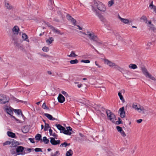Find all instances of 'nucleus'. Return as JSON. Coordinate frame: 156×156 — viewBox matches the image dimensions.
<instances>
[{
  "label": "nucleus",
  "instance_id": "1",
  "mask_svg": "<svg viewBox=\"0 0 156 156\" xmlns=\"http://www.w3.org/2000/svg\"><path fill=\"white\" fill-rule=\"evenodd\" d=\"M106 112L108 119L113 123H114L115 122L114 120L116 118V116L115 114L112 112L110 110L108 109L106 110Z\"/></svg>",
  "mask_w": 156,
  "mask_h": 156
},
{
  "label": "nucleus",
  "instance_id": "2",
  "mask_svg": "<svg viewBox=\"0 0 156 156\" xmlns=\"http://www.w3.org/2000/svg\"><path fill=\"white\" fill-rule=\"evenodd\" d=\"M80 32L82 33L83 34L88 35L91 41H92L94 42L97 41V40L98 37L96 35H95L93 33H90L89 32H87V34H86L85 33L82 32L81 31H80Z\"/></svg>",
  "mask_w": 156,
  "mask_h": 156
},
{
  "label": "nucleus",
  "instance_id": "3",
  "mask_svg": "<svg viewBox=\"0 0 156 156\" xmlns=\"http://www.w3.org/2000/svg\"><path fill=\"white\" fill-rule=\"evenodd\" d=\"M24 147L23 146H19L17 147L16 151L17 153V155H24L27 153L26 152V150H24Z\"/></svg>",
  "mask_w": 156,
  "mask_h": 156
},
{
  "label": "nucleus",
  "instance_id": "4",
  "mask_svg": "<svg viewBox=\"0 0 156 156\" xmlns=\"http://www.w3.org/2000/svg\"><path fill=\"white\" fill-rule=\"evenodd\" d=\"M12 40L14 41V45L17 48L21 50H23V45L21 44L18 43V41L16 38L14 37L13 36H12Z\"/></svg>",
  "mask_w": 156,
  "mask_h": 156
},
{
  "label": "nucleus",
  "instance_id": "5",
  "mask_svg": "<svg viewBox=\"0 0 156 156\" xmlns=\"http://www.w3.org/2000/svg\"><path fill=\"white\" fill-rule=\"evenodd\" d=\"M9 98L8 97L4 95H0V103L1 104H5L8 102L9 101Z\"/></svg>",
  "mask_w": 156,
  "mask_h": 156
},
{
  "label": "nucleus",
  "instance_id": "6",
  "mask_svg": "<svg viewBox=\"0 0 156 156\" xmlns=\"http://www.w3.org/2000/svg\"><path fill=\"white\" fill-rule=\"evenodd\" d=\"M67 130H66L65 128V129H64L62 131H60V132L66 135H71L72 133V132H73L72 128L70 126L67 127Z\"/></svg>",
  "mask_w": 156,
  "mask_h": 156
},
{
  "label": "nucleus",
  "instance_id": "7",
  "mask_svg": "<svg viewBox=\"0 0 156 156\" xmlns=\"http://www.w3.org/2000/svg\"><path fill=\"white\" fill-rule=\"evenodd\" d=\"M50 139V142L52 145H56L60 144V140H55V138H51Z\"/></svg>",
  "mask_w": 156,
  "mask_h": 156
},
{
  "label": "nucleus",
  "instance_id": "8",
  "mask_svg": "<svg viewBox=\"0 0 156 156\" xmlns=\"http://www.w3.org/2000/svg\"><path fill=\"white\" fill-rule=\"evenodd\" d=\"M104 60L105 63L109 66L110 67H113L116 66V64L115 63L111 62L108 59H104Z\"/></svg>",
  "mask_w": 156,
  "mask_h": 156
},
{
  "label": "nucleus",
  "instance_id": "9",
  "mask_svg": "<svg viewBox=\"0 0 156 156\" xmlns=\"http://www.w3.org/2000/svg\"><path fill=\"white\" fill-rule=\"evenodd\" d=\"M12 108H8L7 106H6L4 108V109L5 112H6L7 113L10 115L11 116L13 114V112H12Z\"/></svg>",
  "mask_w": 156,
  "mask_h": 156
},
{
  "label": "nucleus",
  "instance_id": "10",
  "mask_svg": "<svg viewBox=\"0 0 156 156\" xmlns=\"http://www.w3.org/2000/svg\"><path fill=\"white\" fill-rule=\"evenodd\" d=\"M116 129L118 131L120 132L122 136L124 137L126 136V135L122 127L119 126H116Z\"/></svg>",
  "mask_w": 156,
  "mask_h": 156
},
{
  "label": "nucleus",
  "instance_id": "11",
  "mask_svg": "<svg viewBox=\"0 0 156 156\" xmlns=\"http://www.w3.org/2000/svg\"><path fill=\"white\" fill-rule=\"evenodd\" d=\"M20 31V29L17 26H15L12 29V31L14 35H17Z\"/></svg>",
  "mask_w": 156,
  "mask_h": 156
},
{
  "label": "nucleus",
  "instance_id": "12",
  "mask_svg": "<svg viewBox=\"0 0 156 156\" xmlns=\"http://www.w3.org/2000/svg\"><path fill=\"white\" fill-rule=\"evenodd\" d=\"M120 112V115L121 118H124L125 116V113L124 111V107L120 108L119 110V112Z\"/></svg>",
  "mask_w": 156,
  "mask_h": 156
},
{
  "label": "nucleus",
  "instance_id": "13",
  "mask_svg": "<svg viewBox=\"0 0 156 156\" xmlns=\"http://www.w3.org/2000/svg\"><path fill=\"white\" fill-rule=\"evenodd\" d=\"M58 100L59 102L62 103L64 101L65 98L62 94H59L58 97Z\"/></svg>",
  "mask_w": 156,
  "mask_h": 156
},
{
  "label": "nucleus",
  "instance_id": "14",
  "mask_svg": "<svg viewBox=\"0 0 156 156\" xmlns=\"http://www.w3.org/2000/svg\"><path fill=\"white\" fill-rule=\"evenodd\" d=\"M118 17L121 21L125 24H128L129 21L127 19L122 18L119 15L118 16Z\"/></svg>",
  "mask_w": 156,
  "mask_h": 156
},
{
  "label": "nucleus",
  "instance_id": "15",
  "mask_svg": "<svg viewBox=\"0 0 156 156\" xmlns=\"http://www.w3.org/2000/svg\"><path fill=\"white\" fill-rule=\"evenodd\" d=\"M99 3L100 4V6L98 7V9L101 11L105 12L106 10L105 5L101 2Z\"/></svg>",
  "mask_w": 156,
  "mask_h": 156
},
{
  "label": "nucleus",
  "instance_id": "16",
  "mask_svg": "<svg viewBox=\"0 0 156 156\" xmlns=\"http://www.w3.org/2000/svg\"><path fill=\"white\" fill-rule=\"evenodd\" d=\"M97 15L98 16L99 19H100L101 21L103 23H105L106 22V20L105 18L101 14L98 13Z\"/></svg>",
  "mask_w": 156,
  "mask_h": 156
},
{
  "label": "nucleus",
  "instance_id": "17",
  "mask_svg": "<svg viewBox=\"0 0 156 156\" xmlns=\"http://www.w3.org/2000/svg\"><path fill=\"white\" fill-rule=\"evenodd\" d=\"M140 105H137L136 103H133L132 105V107L135 109L137 110L138 112L140 109Z\"/></svg>",
  "mask_w": 156,
  "mask_h": 156
},
{
  "label": "nucleus",
  "instance_id": "18",
  "mask_svg": "<svg viewBox=\"0 0 156 156\" xmlns=\"http://www.w3.org/2000/svg\"><path fill=\"white\" fill-rule=\"evenodd\" d=\"M141 70H142L143 74L146 76L148 73H149L148 72L147 69L144 66L141 67Z\"/></svg>",
  "mask_w": 156,
  "mask_h": 156
},
{
  "label": "nucleus",
  "instance_id": "19",
  "mask_svg": "<svg viewBox=\"0 0 156 156\" xmlns=\"http://www.w3.org/2000/svg\"><path fill=\"white\" fill-rule=\"evenodd\" d=\"M44 115L50 120H56L55 118H53L52 116L49 114L48 113H45Z\"/></svg>",
  "mask_w": 156,
  "mask_h": 156
},
{
  "label": "nucleus",
  "instance_id": "20",
  "mask_svg": "<svg viewBox=\"0 0 156 156\" xmlns=\"http://www.w3.org/2000/svg\"><path fill=\"white\" fill-rule=\"evenodd\" d=\"M12 147H14L19 145V143L13 139H11Z\"/></svg>",
  "mask_w": 156,
  "mask_h": 156
},
{
  "label": "nucleus",
  "instance_id": "21",
  "mask_svg": "<svg viewBox=\"0 0 156 156\" xmlns=\"http://www.w3.org/2000/svg\"><path fill=\"white\" fill-rule=\"evenodd\" d=\"M12 109L15 113H16L18 115H20L21 114L22 116L24 118V116L22 112L20 109Z\"/></svg>",
  "mask_w": 156,
  "mask_h": 156
},
{
  "label": "nucleus",
  "instance_id": "22",
  "mask_svg": "<svg viewBox=\"0 0 156 156\" xmlns=\"http://www.w3.org/2000/svg\"><path fill=\"white\" fill-rule=\"evenodd\" d=\"M29 130L28 127L27 126H24L22 129V132L25 133H27L29 131Z\"/></svg>",
  "mask_w": 156,
  "mask_h": 156
},
{
  "label": "nucleus",
  "instance_id": "23",
  "mask_svg": "<svg viewBox=\"0 0 156 156\" xmlns=\"http://www.w3.org/2000/svg\"><path fill=\"white\" fill-rule=\"evenodd\" d=\"M22 38L24 40L28 42H29L30 41L28 39V37L26 34L23 33L22 34Z\"/></svg>",
  "mask_w": 156,
  "mask_h": 156
},
{
  "label": "nucleus",
  "instance_id": "24",
  "mask_svg": "<svg viewBox=\"0 0 156 156\" xmlns=\"http://www.w3.org/2000/svg\"><path fill=\"white\" fill-rule=\"evenodd\" d=\"M41 135L39 134H37L35 136V139L38 141L41 140V142H42V140L41 139Z\"/></svg>",
  "mask_w": 156,
  "mask_h": 156
},
{
  "label": "nucleus",
  "instance_id": "25",
  "mask_svg": "<svg viewBox=\"0 0 156 156\" xmlns=\"http://www.w3.org/2000/svg\"><path fill=\"white\" fill-rule=\"evenodd\" d=\"M55 126L57 129L61 131H62L64 129H65V128L60 124H56Z\"/></svg>",
  "mask_w": 156,
  "mask_h": 156
},
{
  "label": "nucleus",
  "instance_id": "26",
  "mask_svg": "<svg viewBox=\"0 0 156 156\" xmlns=\"http://www.w3.org/2000/svg\"><path fill=\"white\" fill-rule=\"evenodd\" d=\"M8 135L10 137L15 138L16 136L15 133L10 131H8L7 133Z\"/></svg>",
  "mask_w": 156,
  "mask_h": 156
},
{
  "label": "nucleus",
  "instance_id": "27",
  "mask_svg": "<svg viewBox=\"0 0 156 156\" xmlns=\"http://www.w3.org/2000/svg\"><path fill=\"white\" fill-rule=\"evenodd\" d=\"M73 154V151L71 149H70L67 151L66 154V156H72Z\"/></svg>",
  "mask_w": 156,
  "mask_h": 156
},
{
  "label": "nucleus",
  "instance_id": "28",
  "mask_svg": "<svg viewBox=\"0 0 156 156\" xmlns=\"http://www.w3.org/2000/svg\"><path fill=\"white\" fill-rule=\"evenodd\" d=\"M146 76L148 77L149 78L153 80L156 81L155 78L154 76H152L149 73H148V74Z\"/></svg>",
  "mask_w": 156,
  "mask_h": 156
},
{
  "label": "nucleus",
  "instance_id": "29",
  "mask_svg": "<svg viewBox=\"0 0 156 156\" xmlns=\"http://www.w3.org/2000/svg\"><path fill=\"white\" fill-rule=\"evenodd\" d=\"M129 67L133 69H135L137 68V66L136 64H130L129 66Z\"/></svg>",
  "mask_w": 156,
  "mask_h": 156
},
{
  "label": "nucleus",
  "instance_id": "30",
  "mask_svg": "<svg viewBox=\"0 0 156 156\" xmlns=\"http://www.w3.org/2000/svg\"><path fill=\"white\" fill-rule=\"evenodd\" d=\"M118 95L120 99L122 101L123 103L125 101V100L124 99V98L122 95L121 93L120 92H119L118 93Z\"/></svg>",
  "mask_w": 156,
  "mask_h": 156
},
{
  "label": "nucleus",
  "instance_id": "31",
  "mask_svg": "<svg viewBox=\"0 0 156 156\" xmlns=\"http://www.w3.org/2000/svg\"><path fill=\"white\" fill-rule=\"evenodd\" d=\"M148 27L150 28V30H152L154 32L156 31V28L154 27V25H148Z\"/></svg>",
  "mask_w": 156,
  "mask_h": 156
},
{
  "label": "nucleus",
  "instance_id": "32",
  "mask_svg": "<svg viewBox=\"0 0 156 156\" xmlns=\"http://www.w3.org/2000/svg\"><path fill=\"white\" fill-rule=\"evenodd\" d=\"M54 39H53V38L51 37L49 38L48 39L46 40V42L48 44H50L52 42L54 41Z\"/></svg>",
  "mask_w": 156,
  "mask_h": 156
},
{
  "label": "nucleus",
  "instance_id": "33",
  "mask_svg": "<svg viewBox=\"0 0 156 156\" xmlns=\"http://www.w3.org/2000/svg\"><path fill=\"white\" fill-rule=\"evenodd\" d=\"M42 140L45 144H47L49 143V140L47 138L46 136L43 137Z\"/></svg>",
  "mask_w": 156,
  "mask_h": 156
},
{
  "label": "nucleus",
  "instance_id": "34",
  "mask_svg": "<svg viewBox=\"0 0 156 156\" xmlns=\"http://www.w3.org/2000/svg\"><path fill=\"white\" fill-rule=\"evenodd\" d=\"M52 30L54 31V32L55 33L59 34L61 35H62L63 34L61 33L60 31L59 30H58L57 29H55L54 27L53 28Z\"/></svg>",
  "mask_w": 156,
  "mask_h": 156
},
{
  "label": "nucleus",
  "instance_id": "35",
  "mask_svg": "<svg viewBox=\"0 0 156 156\" xmlns=\"http://www.w3.org/2000/svg\"><path fill=\"white\" fill-rule=\"evenodd\" d=\"M5 5L7 9H11L12 8V6L8 2H5Z\"/></svg>",
  "mask_w": 156,
  "mask_h": 156
},
{
  "label": "nucleus",
  "instance_id": "36",
  "mask_svg": "<svg viewBox=\"0 0 156 156\" xmlns=\"http://www.w3.org/2000/svg\"><path fill=\"white\" fill-rule=\"evenodd\" d=\"M77 56V55L75 54V52L73 51H72L71 53L69 55H68L67 56L69 57H75Z\"/></svg>",
  "mask_w": 156,
  "mask_h": 156
},
{
  "label": "nucleus",
  "instance_id": "37",
  "mask_svg": "<svg viewBox=\"0 0 156 156\" xmlns=\"http://www.w3.org/2000/svg\"><path fill=\"white\" fill-rule=\"evenodd\" d=\"M69 62L71 64H77L78 62V61L77 59H75V60H71Z\"/></svg>",
  "mask_w": 156,
  "mask_h": 156
},
{
  "label": "nucleus",
  "instance_id": "38",
  "mask_svg": "<svg viewBox=\"0 0 156 156\" xmlns=\"http://www.w3.org/2000/svg\"><path fill=\"white\" fill-rule=\"evenodd\" d=\"M140 19L143 20L146 23H147V20L146 16L144 15Z\"/></svg>",
  "mask_w": 156,
  "mask_h": 156
},
{
  "label": "nucleus",
  "instance_id": "39",
  "mask_svg": "<svg viewBox=\"0 0 156 156\" xmlns=\"http://www.w3.org/2000/svg\"><path fill=\"white\" fill-rule=\"evenodd\" d=\"M101 2H100L99 1H95L94 2V5L96 7L97 9H98V7L100 6V4L99 3H101Z\"/></svg>",
  "mask_w": 156,
  "mask_h": 156
},
{
  "label": "nucleus",
  "instance_id": "40",
  "mask_svg": "<svg viewBox=\"0 0 156 156\" xmlns=\"http://www.w3.org/2000/svg\"><path fill=\"white\" fill-rule=\"evenodd\" d=\"M145 109L144 108V107L143 106H141L140 108V109L139 111V113H141V112H142V113L144 114L145 113Z\"/></svg>",
  "mask_w": 156,
  "mask_h": 156
},
{
  "label": "nucleus",
  "instance_id": "41",
  "mask_svg": "<svg viewBox=\"0 0 156 156\" xmlns=\"http://www.w3.org/2000/svg\"><path fill=\"white\" fill-rule=\"evenodd\" d=\"M70 145V144H67L66 142H64V143L60 145V147H66L67 146H69Z\"/></svg>",
  "mask_w": 156,
  "mask_h": 156
},
{
  "label": "nucleus",
  "instance_id": "42",
  "mask_svg": "<svg viewBox=\"0 0 156 156\" xmlns=\"http://www.w3.org/2000/svg\"><path fill=\"white\" fill-rule=\"evenodd\" d=\"M152 45V43L151 42H148L147 44V47L146 49L147 50L151 48V46Z\"/></svg>",
  "mask_w": 156,
  "mask_h": 156
},
{
  "label": "nucleus",
  "instance_id": "43",
  "mask_svg": "<svg viewBox=\"0 0 156 156\" xmlns=\"http://www.w3.org/2000/svg\"><path fill=\"white\" fill-rule=\"evenodd\" d=\"M50 128L49 124L48 123H45L44 126V130L45 131H47L48 130V128Z\"/></svg>",
  "mask_w": 156,
  "mask_h": 156
},
{
  "label": "nucleus",
  "instance_id": "44",
  "mask_svg": "<svg viewBox=\"0 0 156 156\" xmlns=\"http://www.w3.org/2000/svg\"><path fill=\"white\" fill-rule=\"evenodd\" d=\"M11 144H12V142H11V139H10V141H7L6 142H5V143H3V144L4 146L7 145H9Z\"/></svg>",
  "mask_w": 156,
  "mask_h": 156
},
{
  "label": "nucleus",
  "instance_id": "45",
  "mask_svg": "<svg viewBox=\"0 0 156 156\" xmlns=\"http://www.w3.org/2000/svg\"><path fill=\"white\" fill-rule=\"evenodd\" d=\"M42 50L43 51L47 52L49 51V48L48 47L45 46L43 48Z\"/></svg>",
  "mask_w": 156,
  "mask_h": 156
},
{
  "label": "nucleus",
  "instance_id": "46",
  "mask_svg": "<svg viewBox=\"0 0 156 156\" xmlns=\"http://www.w3.org/2000/svg\"><path fill=\"white\" fill-rule=\"evenodd\" d=\"M114 3V1L113 0H112L108 2V5L109 7L111 6Z\"/></svg>",
  "mask_w": 156,
  "mask_h": 156
},
{
  "label": "nucleus",
  "instance_id": "47",
  "mask_svg": "<svg viewBox=\"0 0 156 156\" xmlns=\"http://www.w3.org/2000/svg\"><path fill=\"white\" fill-rule=\"evenodd\" d=\"M42 108L44 109H47V110H49V108L46 106L45 103H44L42 105Z\"/></svg>",
  "mask_w": 156,
  "mask_h": 156
},
{
  "label": "nucleus",
  "instance_id": "48",
  "mask_svg": "<svg viewBox=\"0 0 156 156\" xmlns=\"http://www.w3.org/2000/svg\"><path fill=\"white\" fill-rule=\"evenodd\" d=\"M115 67L118 70L121 72V70H123V69L121 68L119 66H118L116 64V66H115Z\"/></svg>",
  "mask_w": 156,
  "mask_h": 156
},
{
  "label": "nucleus",
  "instance_id": "49",
  "mask_svg": "<svg viewBox=\"0 0 156 156\" xmlns=\"http://www.w3.org/2000/svg\"><path fill=\"white\" fill-rule=\"evenodd\" d=\"M71 22L73 23V24L75 26L76 25V20L74 19L73 18H72L71 19V20H70Z\"/></svg>",
  "mask_w": 156,
  "mask_h": 156
},
{
  "label": "nucleus",
  "instance_id": "50",
  "mask_svg": "<svg viewBox=\"0 0 156 156\" xmlns=\"http://www.w3.org/2000/svg\"><path fill=\"white\" fill-rule=\"evenodd\" d=\"M150 8L152 9L155 13H156V6L154 5Z\"/></svg>",
  "mask_w": 156,
  "mask_h": 156
},
{
  "label": "nucleus",
  "instance_id": "51",
  "mask_svg": "<svg viewBox=\"0 0 156 156\" xmlns=\"http://www.w3.org/2000/svg\"><path fill=\"white\" fill-rule=\"evenodd\" d=\"M118 120H119L116 121L115 122V123L117 125H119L122 122V121L121 120V119L119 117L118 118Z\"/></svg>",
  "mask_w": 156,
  "mask_h": 156
},
{
  "label": "nucleus",
  "instance_id": "52",
  "mask_svg": "<svg viewBox=\"0 0 156 156\" xmlns=\"http://www.w3.org/2000/svg\"><path fill=\"white\" fill-rule=\"evenodd\" d=\"M25 149H27V151L26 150V152H27V153L30 152L31 150L34 151L33 148H25Z\"/></svg>",
  "mask_w": 156,
  "mask_h": 156
},
{
  "label": "nucleus",
  "instance_id": "53",
  "mask_svg": "<svg viewBox=\"0 0 156 156\" xmlns=\"http://www.w3.org/2000/svg\"><path fill=\"white\" fill-rule=\"evenodd\" d=\"M81 62H83L84 63H89L90 62V61L89 60H81Z\"/></svg>",
  "mask_w": 156,
  "mask_h": 156
},
{
  "label": "nucleus",
  "instance_id": "54",
  "mask_svg": "<svg viewBox=\"0 0 156 156\" xmlns=\"http://www.w3.org/2000/svg\"><path fill=\"white\" fill-rule=\"evenodd\" d=\"M12 117L14 119H15L16 121L18 123H21L22 122H21L20 120L16 119L15 117L13 115H12Z\"/></svg>",
  "mask_w": 156,
  "mask_h": 156
},
{
  "label": "nucleus",
  "instance_id": "55",
  "mask_svg": "<svg viewBox=\"0 0 156 156\" xmlns=\"http://www.w3.org/2000/svg\"><path fill=\"white\" fill-rule=\"evenodd\" d=\"M34 151L35 152H36L42 151L41 149L40 148H36L34 149Z\"/></svg>",
  "mask_w": 156,
  "mask_h": 156
},
{
  "label": "nucleus",
  "instance_id": "56",
  "mask_svg": "<svg viewBox=\"0 0 156 156\" xmlns=\"http://www.w3.org/2000/svg\"><path fill=\"white\" fill-rule=\"evenodd\" d=\"M10 152L12 154H16V150L14 149H12L10 150Z\"/></svg>",
  "mask_w": 156,
  "mask_h": 156
},
{
  "label": "nucleus",
  "instance_id": "57",
  "mask_svg": "<svg viewBox=\"0 0 156 156\" xmlns=\"http://www.w3.org/2000/svg\"><path fill=\"white\" fill-rule=\"evenodd\" d=\"M61 93L62 94L65 95V96L67 97L68 96V94L65 91H62L61 92Z\"/></svg>",
  "mask_w": 156,
  "mask_h": 156
},
{
  "label": "nucleus",
  "instance_id": "58",
  "mask_svg": "<svg viewBox=\"0 0 156 156\" xmlns=\"http://www.w3.org/2000/svg\"><path fill=\"white\" fill-rule=\"evenodd\" d=\"M67 19L69 20H71V19L73 18V17L70 15L69 14H67Z\"/></svg>",
  "mask_w": 156,
  "mask_h": 156
},
{
  "label": "nucleus",
  "instance_id": "59",
  "mask_svg": "<svg viewBox=\"0 0 156 156\" xmlns=\"http://www.w3.org/2000/svg\"><path fill=\"white\" fill-rule=\"evenodd\" d=\"M41 56H42L43 57H49V58H50L51 57V56L48 55H46V54H41Z\"/></svg>",
  "mask_w": 156,
  "mask_h": 156
},
{
  "label": "nucleus",
  "instance_id": "60",
  "mask_svg": "<svg viewBox=\"0 0 156 156\" xmlns=\"http://www.w3.org/2000/svg\"><path fill=\"white\" fill-rule=\"evenodd\" d=\"M34 138H29V140L32 143H35V142L34 141Z\"/></svg>",
  "mask_w": 156,
  "mask_h": 156
},
{
  "label": "nucleus",
  "instance_id": "61",
  "mask_svg": "<svg viewBox=\"0 0 156 156\" xmlns=\"http://www.w3.org/2000/svg\"><path fill=\"white\" fill-rule=\"evenodd\" d=\"M89 45L90 46V47L93 48L94 49L95 51L98 53H99L98 51L94 48V47L91 44H89Z\"/></svg>",
  "mask_w": 156,
  "mask_h": 156
},
{
  "label": "nucleus",
  "instance_id": "62",
  "mask_svg": "<svg viewBox=\"0 0 156 156\" xmlns=\"http://www.w3.org/2000/svg\"><path fill=\"white\" fill-rule=\"evenodd\" d=\"M95 42L99 44H102V42L98 38V39L97 41H95Z\"/></svg>",
  "mask_w": 156,
  "mask_h": 156
},
{
  "label": "nucleus",
  "instance_id": "63",
  "mask_svg": "<svg viewBox=\"0 0 156 156\" xmlns=\"http://www.w3.org/2000/svg\"><path fill=\"white\" fill-rule=\"evenodd\" d=\"M16 101H17V102H21L22 103H26V101H23L20 100L16 98Z\"/></svg>",
  "mask_w": 156,
  "mask_h": 156
},
{
  "label": "nucleus",
  "instance_id": "64",
  "mask_svg": "<svg viewBox=\"0 0 156 156\" xmlns=\"http://www.w3.org/2000/svg\"><path fill=\"white\" fill-rule=\"evenodd\" d=\"M52 135L55 137V138L56 139H57L56 137L57 136V135L55 133H53V134H52Z\"/></svg>",
  "mask_w": 156,
  "mask_h": 156
}]
</instances>
